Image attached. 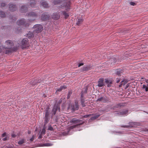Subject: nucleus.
<instances>
[{"label":"nucleus","mask_w":148,"mask_h":148,"mask_svg":"<svg viewBox=\"0 0 148 148\" xmlns=\"http://www.w3.org/2000/svg\"><path fill=\"white\" fill-rule=\"evenodd\" d=\"M40 82L39 80H37V79H35L34 80H32L30 82V84L32 85H35L36 83Z\"/></svg>","instance_id":"5701e85b"},{"label":"nucleus","mask_w":148,"mask_h":148,"mask_svg":"<svg viewBox=\"0 0 148 148\" xmlns=\"http://www.w3.org/2000/svg\"><path fill=\"white\" fill-rule=\"evenodd\" d=\"M11 136L13 138H15L16 137V135L14 134H12L11 135Z\"/></svg>","instance_id":"5fc2aeb1"},{"label":"nucleus","mask_w":148,"mask_h":148,"mask_svg":"<svg viewBox=\"0 0 148 148\" xmlns=\"http://www.w3.org/2000/svg\"><path fill=\"white\" fill-rule=\"evenodd\" d=\"M3 48H1V47H0V52H1L2 51Z\"/></svg>","instance_id":"e2e57ef3"},{"label":"nucleus","mask_w":148,"mask_h":148,"mask_svg":"<svg viewBox=\"0 0 148 148\" xmlns=\"http://www.w3.org/2000/svg\"><path fill=\"white\" fill-rule=\"evenodd\" d=\"M92 67V66L90 64H88L86 66H84L81 69V71L83 72L87 71L90 70Z\"/></svg>","instance_id":"1a4fd4ad"},{"label":"nucleus","mask_w":148,"mask_h":148,"mask_svg":"<svg viewBox=\"0 0 148 148\" xmlns=\"http://www.w3.org/2000/svg\"><path fill=\"white\" fill-rule=\"evenodd\" d=\"M0 16L1 18H4L5 17V14L4 12L0 11Z\"/></svg>","instance_id":"7c9ffc66"},{"label":"nucleus","mask_w":148,"mask_h":148,"mask_svg":"<svg viewBox=\"0 0 148 148\" xmlns=\"http://www.w3.org/2000/svg\"><path fill=\"white\" fill-rule=\"evenodd\" d=\"M84 65L83 63H80L78 64V67H80L81 66H82Z\"/></svg>","instance_id":"864d4df0"},{"label":"nucleus","mask_w":148,"mask_h":148,"mask_svg":"<svg viewBox=\"0 0 148 148\" xmlns=\"http://www.w3.org/2000/svg\"><path fill=\"white\" fill-rule=\"evenodd\" d=\"M117 80H116V82L117 83H118L120 82V80L118 78H117Z\"/></svg>","instance_id":"bf43d9fd"},{"label":"nucleus","mask_w":148,"mask_h":148,"mask_svg":"<svg viewBox=\"0 0 148 148\" xmlns=\"http://www.w3.org/2000/svg\"><path fill=\"white\" fill-rule=\"evenodd\" d=\"M125 103H119L117 104L115 106L113 107L112 109H115L116 108H121L122 106H125Z\"/></svg>","instance_id":"ddd939ff"},{"label":"nucleus","mask_w":148,"mask_h":148,"mask_svg":"<svg viewBox=\"0 0 148 148\" xmlns=\"http://www.w3.org/2000/svg\"><path fill=\"white\" fill-rule=\"evenodd\" d=\"M34 36L33 34L31 32H29L27 34V37L29 38H32Z\"/></svg>","instance_id":"cd10ccee"},{"label":"nucleus","mask_w":148,"mask_h":148,"mask_svg":"<svg viewBox=\"0 0 148 148\" xmlns=\"http://www.w3.org/2000/svg\"><path fill=\"white\" fill-rule=\"evenodd\" d=\"M142 88L143 89H145V90L146 92L148 91V84H147V86L145 85H143Z\"/></svg>","instance_id":"473e14b6"},{"label":"nucleus","mask_w":148,"mask_h":148,"mask_svg":"<svg viewBox=\"0 0 148 148\" xmlns=\"http://www.w3.org/2000/svg\"><path fill=\"white\" fill-rule=\"evenodd\" d=\"M52 18L53 19L55 20L59 19L60 18V15L59 13L55 12L53 13L52 15Z\"/></svg>","instance_id":"f3484780"},{"label":"nucleus","mask_w":148,"mask_h":148,"mask_svg":"<svg viewBox=\"0 0 148 148\" xmlns=\"http://www.w3.org/2000/svg\"><path fill=\"white\" fill-rule=\"evenodd\" d=\"M148 129L147 128H145L143 130V131L145 132H147V130Z\"/></svg>","instance_id":"052dcab7"},{"label":"nucleus","mask_w":148,"mask_h":148,"mask_svg":"<svg viewBox=\"0 0 148 148\" xmlns=\"http://www.w3.org/2000/svg\"><path fill=\"white\" fill-rule=\"evenodd\" d=\"M79 105L77 102H75V105L73 106L72 109L74 111L77 110L78 109Z\"/></svg>","instance_id":"412c9836"},{"label":"nucleus","mask_w":148,"mask_h":148,"mask_svg":"<svg viewBox=\"0 0 148 148\" xmlns=\"http://www.w3.org/2000/svg\"><path fill=\"white\" fill-rule=\"evenodd\" d=\"M122 85H123V83H122L121 82L120 83V84L119 85V87H122Z\"/></svg>","instance_id":"6e6d98bb"},{"label":"nucleus","mask_w":148,"mask_h":148,"mask_svg":"<svg viewBox=\"0 0 148 148\" xmlns=\"http://www.w3.org/2000/svg\"><path fill=\"white\" fill-rule=\"evenodd\" d=\"M34 140V136L33 135L32 137V138L30 139V141L31 142H32Z\"/></svg>","instance_id":"de8ad7c7"},{"label":"nucleus","mask_w":148,"mask_h":148,"mask_svg":"<svg viewBox=\"0 0 148 148\" xmlns=\"http://www.w3.org/2000/svg\"><path fill=\"white\" fill-rule=\"evenodd\" d=\"M129 86V84H127L126 86V87L125 88V89H127Z\"/></svg>","instance_id":"4d7b16f0"},{"label":"nucleus","mask_w":148,"mask_h":148,"mask_svg":"<svg viewBox=\"0 0 148 148\" xmlns=\"http://www.w3.org/2000/svg\"><path fill=\"white\" fill-rule=\"evenodd\" d=\"M100 116L99 114L95 115L94 116L91 117L89 121L94 120L99 117Z\"/></svg>","instance_id":"a878e982"},{"label":"nucleus","mask_w":148,"mask_h":148,"mask_svg":"<svg viewBox=\"0 0 148 148\" xmlns=\"http://www.w3.org/2000/svg\"><path fill=\"white\" fill-rule=\"evenodd\" d=\"M128 81V80L127 79H124L121 82L123 83V85H124Z\"/></svg>","instance_id":"4c0bfd02"},{"label":"nucleus","mask_w":148,"mask_h":148,"mask_svg":"<svg viewBox=\"0 0 148 148\" xmlns=\"http://www.w3.org/2000/svg\"><path fill=\"white\" fill-rule=\"evenodd\" d=\"M37 1L35 0H29L28 4L31 8H35L36 6Z\"/></svg>","instance_id":"9d476101"},{"label":"nucleus","mask_w":148,"mask_h":148,"mask_svg":"<svg viewBox=\"0 0 148 148\" xmlns=\"http://www.w3.org/2000/svg\"><path fill=\"white\" fill-rule=\"evenodd\" d=\"M49 107H47L45 109V116H49Z\"/></svg>","instance_id":"b1692460"},{"label":"nucleus","mask_w":148,"mask_h":148,"mask_svg":"<svg viewBox=\"0 0 148 148\" xmlns=\"http://www.w3.org/2000/svg\"><path fill=\"white\" fill-rule=\"evenodd\" d=\"M5 27H5V26H4L3 27H2V29H3L4 28V27H5Z\"/></svg>","instance_id":"774afa93"},{"label":"nucleus","mask_w":148,"mask_h":148,"mask_svg":"<svg viewBox=\"0 0 148 148\" xmlns=\"http://www.w3.org/2000/svg\"><path fill=\"white\" fill-rule=\"evenodd\" d=\"M8 139V137L6 136L5 137V138H3V141H6Z\"/></svg>","instance_id":"09e8293b"},{"label":"nucleus","mask_w":148,"mask_h":148,"mask_svg":"<svg viewBox=\"0 0 148 148\" xmlns=\"http://www.w3.org/2000/svg\"><path fill=\"white\" fill-rule=\"evenodd\" d=\"M145 81L146 83H148V79H146Z\"/></svg>","instance_id":"0e129e2a"},{"label":"nucleus","mask_w":148,"mask_h":148,"mask_svg":"<svg viewBox=\"0 0 148 148\" xmlns=\"http://www.w3.org/2000/svg\"><path fill=\"white\" fill-rule=\"evenodd\" d=\"M62 135L64 136H66L68 135V133L66 132H64L63 133H62Z\"/></svg>","instance_id":"c03bdc74"},{"label":"nucleus","mask_w":148,"mask_h":148,"mask_svg":"<svg viewBox=\"0 0 148 148\" xmlns=\"http://www.w3.org/2000/svg\"><path fill=\"white\" fill-rule=\"evenodd\" d=\"M44 127L45 126H44L43 129L42 130V131L41 132V134L43 135H44L45 134L46 132L45 128Z\"/></svg>","instance_id":"ea45409f"},{"label":"nucleus","mask_w":148,"mask_h":148,"mask_svg":"<svg viewBox=\"0 0 148 148\" xmlns=\"http://www.w3.org/2000/svg\"><path fill=\"white\" fill-rule=\"evenodd\" d=\"M31 132L30 131H28V134H31Z\"/></svg>","instance_id":"69168bd1"},{"label":"nucleus","mask_w":148,"mask_h":148,"mask_svg":"<svg viewBox=\"0 0 148 148\" xmlns=\"http://www.w3.org/2000/svg\"><path fill=\"white\" fill-rule=\"evenodd\" d=\"M71 122L76 125L71 126L69 127L68 129L71 130L75 128L78 127L79 126L81 125L84 123V121H83L82 120L79 119H77L76 118L72 119L71 120Z\"/></svg>","instance_id":"f03ea898"},{"label":"nucleus","mask_w":148,"mask_h":148,"mask_svg":"<svg viewBox=\"0 0 148 148\" xmlns=\"http://www.w3.org/2000/svg\"><path fill=\"white\" fill-rule=\"evenodd\" d=\"M16 49L15 50H14L13 48H12L10 49H5V48H4L3 47V52H4L5 54H9L14 51H15L16 50Z\"/></svg>","instance_id":"dca6fc26"},{"label":"nucleus","mask_w":148,"mask_h":148,"mask_svg":"<svg viewBox=\"0 0 148 148\" xmlns=\"http://www.w3.org/2000/svg\"><path fill=\"white\" fill-rule=\"evenodd\" d=\"M62 2L61 0H54L53 2V3L54 5H56L58 4H60Z\"/></svg>","instance_id":"bb28decb"},{"label":"nucleus","mask_w":148,"mask_h":148,"mask_svg":"<svg viewBox=\"0 0 148 148\" xmlns=\"http://www.w3.org/2000/svg\"><path fill=\"white\" fill-rule=\"evenodd\" d=\"M81 99H83V98L84 97V96H83V94H82L81 95Z\"/></svg>","instance_id":"680f3d73"},{"label":"nucleus","mask_w":148,"mask_h":148,"mask_svg":"<svg viewBox=\"0 0 148 148\" xmlns=\"http://www.w3.org/2000/svg\"><path fill=\"white\" fill-rule=\"evenodd\" d=\"M81 104L83 107L86 106V104L85 103V100L84 99H81Z\"/></svg>","instance_id":"c756f323"},{"label":"nucleus","mask_w":148,"mask_h":148,"mask_svg":"<svg viewBox=\"0 0 148 148\" xmlns=\"http://www.w3.org/2000/svg\"><path fill=\"white\" fill-rule=\"evenodd\" d=\"M33 28L34 29V32L37 33L40 32L43 30V27L40 24L35 25Z\"/></svg>","instance_id":"20e7f679"},{"label":"nucleus","mask_w":148,"mask_h":148,"mask_svg":"<svg viewBox=\"0 0 148 148\" xmlns=\"http://www.w3.org/2000/svg\"><path fill=\"white\" fill-rule=\"evenodd\" d=\"M6 6V4L5 3H2L1 4V7H4Z\"/></svg>","instance_id":"a18cd8bd"},{"label":"nucleus","mask_w":148,"mask_h":148,"mask_svg":"<svg viewBox=\"0 0 148 148\" xmlns=\"http://www.w3.org/2000/svg\"><path fill=\"white\" fill-rule=\"evenodd\" d=\"M83 20L82 19H79L76 23L77 25L80 26L83 22Z\"/></svg>","instance_id":"c85d7f7f"},{"label":"nucleus","mask_w":148,"mask_h":148,"mask_svg":"<svg viewBox=\"0 0 148 148\" xmlns=\"http://www.w3.org/2000/svg\"><path fill=\"white\" fill-rule=\"evenodd\" d=\"M28 7L26 5L22 6L20 9V11L21 12H26L28 11Z\"/></svg>","instance_id":"6ab92c4d"},{"label":"nucleus","mask_w":148,"mask_h":148,"mask_svg":"<svg viewBox=\"0 0 148 148\" xmlns=\"http://www.w3.org/2000/svg\"><path fill=\"white\" fill-rule=\"evenodd\" d=\"M10 18L11 19H12L13 20H14V21L16 20L17 19V18H13L12 16V17H11V16H10Z\"/></svg>","instance_id":"603ef678"},{"label":"nucleus","mask_w":148,"mask_h":148,"mask_svg":"<svg viewBox=\"0 0 148 148\" xmlns=\"http://www.w3.org/2000/svg\"><path fill=\"white\" fill-rule=\"evenodd\" d=\"M29 45V40L27 38H25L22 40L21 42V45L22 48L24 49L28 47Z\"/></svg>","instance_id":"39448f33"},{"label":"nucleus","mask_w":148,"mask_h":148,"mask_svg":"<svg viewBox=\"0 0 148 148\" xmlns=\"http://www.w3.org/2000/svg\"><path fill=\"white\" fill-rule=\"evenodd\" d=\"M42 138V136L41 134L39 136L38 138L39 139L41 138Z\"/></svg>","instance_id":"13d9d810"},{"label":"nucleus","mask_w":148,"mask_h":148,"mask_svg":"<svg viewBox=\"0 0 148 148\" xmlns=\"http://www.w3.org/2000/svg\"><path fill=\"white\" fill-rule=\"evenodd\" d=\"M62 89L61 88V87L60 86V87L59 88L57 89V90H56V91L60 92V91H62Z\"/></svg>","instance_id":"37998d69"},{"label":"nucleus","mask_w":148,"mask_h":148,"mask_svg":"<svg viewBox=\"0 0 148 148\" xmlns=\"http://www.w3.org/2000/svg\"><path fill=\"white\" fill-rule=\"evenodd\" d=\"M62 101V100H61V99H60V103H61Z\"/></svg>","instance_id":"338daca9"},{"label":"nucleus","mask_w":148,"mask_h":148,"mask_svg":"<svg viewBox=\"0 0 148 148\" xmlns=\"http://www.w3.org/2000/svg\"><path fill=\"white\" fill-rule=\"evenodd\" d=\"M50 119L49 116H45V122L44 126H45L49 122Z\"/></svg>","instance_id":"393cba45"},{"label":"nucleus","mask_w":148,"mask_h":148,"mask_svg":"<svg viewBox=\"0 0 148 148\" xmlns=\"http://www.w3.org/2000/svg\"><path fill=\"white\" fill-rule=\"evenodd\" d=\"M105 83L107 84V87H110L111 86L113 82V81L112 80L106 78L105 79Z\"/></svg>","instance_id":"2eb2a0df"},{"label":"nucleus","mask_w":148,"mask_h":148,"mask_svg":"<svg viewBox=\"0 0 148 148\" xmlns=\"http://www.w3.org/2000/svg\"><path fill=\"white\" fill-rule=\"evenodd\" d=\"M122 70H118L116 73V74L118 75H120L121 73H122Z\"/></svg>","instance_id":"f704fd0d"},{"label":"nucleus","mask_w":148,"mask_h":148,"mask_svg":"<svg viewBox=\"0 0 148 148\" xmlns=\"http://www.w3.org/2000/svg\"><path fill=\"white\" fill-rule=\"evenodd\" d=\"M6 132H4V133H3L2 135V137H3L5 136L6 135Z\"/></svg>","instance_id":"8fccbe9b"},{"label":"nucleus","mask_w":148,"mask_h":148,"mask_svg":"<svg viewBox=\"0 0 148 148\" xmlns=\"http://www.w3.org/2000/svg\"><path fill=\"white\" fill-rule=\"evenodd\" d=\"M107 101V99L105 97H101L98 98L97 99L96 101H102L103 102H106Z\"/></svg>","instance_id":"4be33fe9"},{"label":"nucleus","mask_w":148,"mask_h":148,"mask_svg":"<svg viewBox=\"0 0 148 148\" xmlns=\"http://www.w3.org/2000/svg\"><path fill=\"white\" fill-rule=\"evenodd\" d=\"M88 90V88H86L85 89V90L84 91V93H86L87 92Z\"/></svg>","instance_id":"3c124183"},{"label":"nucleus","mask_w":148,"mask_h":148,"mask_svg":"<svg viewBox=\"0 0 148 148\" xmlns=\"http://www.w3.org/2000/svg\"><path fill=\"white\" fill-rule=\"evenodd\" d=\"M25 140L24 139H22L21 140H19L18 142V143L19 145H22L24 143H25Z\"/></svg>","instance_id":"2f4dec72"},{"label":"nucleus","mask_w":148,"mask_h":148,"mask_svg":"<svg viewBox=\"0 0 148 148\" xmlns=\"http://www.w3.org/2000/svg\"><path fill=\"white\" fill-rule=\"evenodd\" d=\"M70 2L69 3L66 2L64 3V4L59 7V8L65 9L64 11H62L60 13L61 15L64 16V18L66 19L69 16V13L67 12L69 11L70 8Z\"/></svg>","instance_id":"f257e3e1"},{"label":"nucleus","mask_w":148,"mask_h":148,"mask_svg":"<svg viewBox=\"0 0 148 148\" xmlns=\"http://www.w3.org/2000/svg\"><path fill=\"white\" fill-rule=\"evenodd\" d=\"M128 110L126 109H123L120 111H117V112L115 113L116 115H118L121 116L125 115L127 114Z\"/></svg>","instance_id":"6e6552de"},{"label":"nucleus","mask_w":148,"mask_h":148,"mask_svg":"<svg viewBox=\"0 0 148 148\" xmlns=\"http://www.w3.org/2000/svg\"><path fill=\"white\" fill-rule=\"evenodd\" d=\"M61 88H62V90L63 89H65L66 88V87L65 85H64L62 86H61Z\"/></svg>","instance_id":"49530a36"},{"label":"nucleus","mask_w":148,"mask_h":148,"mask_svg":"<svg viewBox=\"0 0 148 148\" xmlns=\"http://www.w3.org/2000/svg\"><path fill=\"white\" fill-rule=\"evenodd\" d=\"M104 79L103 78H101L98 80L97 86L99 87H101L105 85L103 82Z\"/></svg>","instance_id":"a211bd4d"},{"label":"nucleus","mask_w":148,"mask_h":148,"mask_svg":"<svg viewBox=\"0 0 148 148\" xmlns=\"http://www.w3.org/2000/svg\"><path fill=\"white\" fill-rule=\"evenodd\" d=\"M10 11L14 12L17 10L18 8L16 5L13 4H10L9 6Z\"/></svg>","instance_id":"f8f14e48"},{"label":"nucleus","mask_w":148,"mask_h":148,"mask_svg":"<svg viewBox=\"0 0 148 148\" xmlns=\"http://www.w3.org/2000/svg\"><path fill=\"white\" fill-rule=\"evenodd\" d=\"M17 24L18 25H22L25 27H27L29 25V23L23 18L18 20L17 21Z\"/></svg>","instance_id":"7ed1b4c3"},{"label":"nucleus","mask_w":148,"mask_h":148,"mask_svg":"<svg viewBox=\"0 0 148 148\" xmlns=\"http://www.w3.org/2000/svg\"><path fill=\"white\" fill-rule=\"evenodd\" d=\"M130 4L131 5L134 6L136 5L137 4L135 3L131 2L130 3Z\"/></svg>","instance_id":"a19ab883"},{"label":"nucleus","mask_w":148,"mask_h":148,"mask_svg":"<svg viewBox=\"0 0 148 148\" xmlns=\"http://www.w3.org/2000/svg\"><path fill=\"white\" fill-rule=\"evenodd\" d=\"M94 115V114H86V115L83 116H82V117L83 118H88L90 116H91L92 115Z\"/></svg>","instance_id":"72a5a7b5"},{"label":"nucleus","mask_w":148,"mask_h":148,"mask_svg":"<svg viewBox=\"0 0 148 148\" xmlns=\"http://www.w3.org/2000/svg\"><path fill=\"white\" fill-rule=\"evenodd\" d=\"M50 17L48 12H45L41 14V19L42 21H46L48 20Z\"/></svg>","instance_id":"423d86ee"},{"label":"nucleus","mask_w":148,"mask_h":148,"mask_svg":"<svg viewBox=\"0 0 148 148\" xmlns=\"http://www.w3.org/2000/svg\"><path fill=\"white\" fill-rule=\"evenodd\" d=\"M19 28H16V32L17 33H19L21 32L22 29H19Z\"/></svg>","instance_id":"58836bf2"},{"label":"nucleus","mask_w":148,"mask_h":148,"mask_svg":"<svg viewBox=\"0 0 148 148\" xmlns=\"http://www.w3.org/2000/svg\"><path fill=\"white\" fill-rule=\"evenodd\" d=\"M58 109L59 111L60 109V108H59L58 106V105H55L53 108L51 113L53 115H55Z\"/></svg>","instance_id":"4468645a"},{"label":"nucleus","mask_w":148,"mask_h":148,"mask_svg":"<svg viewBox=\"0 0 148 148\" xmlns=\"http://www.w3.org/2000/svg\"><path fill=\"white\" fill-rule=\"evenodd\" d=\"M72 94V92L71 91H69L68 94V96L67 97V99H68L69 98L70 96Z\"/></svg>","instance_id":"e433bc0d"},{"label":"nucleus","mask_w":148,"mask_h":148,"mask_svg":"<svg viewBox=\"0 0 148 148\" xmlns=\"http://www.w3.org/2000/svg\"><path fill=\"white\" fill-rule=\"evenodd\" d=\"M40 3L41 5L44 8H48L49 7L48 4L47 2L44 0H42L40 1Z\"/></svg>","instance_id":"aec40b11"},{"label":"nucleus","mask_w":148,"mask_h":148,"mask_svg":"<svg viewBox=\"0 0 148 148\" xmlns=\"http://www.w3.org/2000/svg\"><path fill=\"white\" fill-rule=\"evenodd\" d=\"M48 130L50 131H53V128L51 126H49L48 128Z\"/></svg>","instance_id":"79ce46f5"},{"label":"nucleus","mask_w":148,"mask_h":148,"mask_svg":"<svg viewBox=\"0 0 148 148\" xmlns=\"http://www.w3.org/2000/svg\"><path fill=\"white\" fill-rule=\"evenodd\" d=\"M5 44L7 45L6 47H3L5 49H10L12 48V47L13 46L14 44L13 42L11 40H8L5 42Z\"/></svg>","instance_id":"0eeeda50"},{"label":"nucleus","mask_w":148,"mask_h":148,"mask_svg":"<svg viewBox=\"0 0 148 148\" xmlns=\"http://www.w3.org/2000/svg\"><path fill=\"white\" fill-rule=\"evenodd\" d=\"M26 16L29 17L37 18L38 16V14L37 13L32 11L27 13L26 14Z\"/></svg>","instance_id":"9b49d317"},{"label":"nucleus","mask_w":148,"mask_h":148,"mask_svg":"<svg viewBox=\"0 0 148 148\" xmlns=\"http://www.w3.org/2000/svg\"><path fill=\"white\" fill-rule=\"evenodd\" d=\"M52 145V144L50 143H46L42 144V146H49Z\"/></svg>","instance_id":"c9c22d12"}]
</instances>
